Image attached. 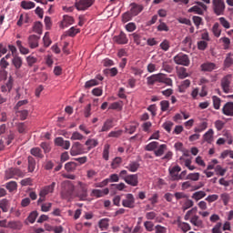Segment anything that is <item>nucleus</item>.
<instances>
[{"mask_svg": "<svg viewBox=\"0 0 233 233\" xmlns=\"http://www.w3.org/2000/svg\"><path fill=\"white\" fill-rule=\"evenodd\" d=\"M74 190L76 187L72 184L70 180L64 181L62 183L61 196L63 199H72L74 196Z\"/></svg>", "mask_w": 233, "mask_h": 233, "instance_id": "f257e3e1", "label": "nucleus"}, {"mask_svg": "<svg viewBox=\"0 0 233 233\" xmlns=\"http://www.w3.org/2000/svg\"><path fill=\"white\" fill-rule=\"evenodd\" d=\"M232 75H227L220 80V86L224 94H230L232 92Z\"/></svg>", "mask_w": 233, "mask_h": 233, "instance_id": "f03ea898", "label": "nucleus"}, {"mask_svg": "<svg viewBox=\"0 0 233 233\" xmlns=\"http://www.w3.org/2000/svg\"><path fill=\"white\" fill-rule=\"evenodd\" d=\"M77 185V198H79L80 201H86V198H88V185L81 181H78Z\"/></svg>", "mask_w": 233, "mask_h": 233, "instance_id": "7ed1b4c3", "label": "nucleus"}, {"mask_svg": "<svg viewBox=\"0 0 233 233\" xmlns=\"http://www.w3.org/2000/svg\"><path fill=\"white\" fill-rule=\"evenodd\" d=\"M213 11L216 15H225V1L212 0Z\"/></svg>", "mask_w": 233, "mask_h": 233, "instance_id": "20e7f679", "label": "nucleus"}, {"mask_svg": "<svg viewBox=\"0 0 233 233\" xmlns=\"http://www.w3.org/2000/svg\"><path fill=\"white\" fill-rule=\"evenodd\" d=\"M95 2L96 0H76L75 7L79 12H85L86 10H88Z\"/></svg>", "mask_w": 233, "mask_h": 233, "instance_id": "39448f33", "label": "nucleus"}, {"mask_svg": "<svg viewBox=\"0 0 233 233\" xmlns=\"http://www.w3.org/2000/svg\"><path fill=\"white\" fill-rule=\"evenodd\" d=\"M86 149L85 148V146L81 144L80 142H75L73 143L71 149H70V155L71 156H81L83 154H86Z\"/></svg>", "mask_w": 233, "mask_h": 233, "instance_id": "423d86ee", "label": "nucleus"}, {"mask_svg": "<svg viewBox=\"0 0 233 233\" xmlns=\"http://www.w3.org/2000/svg\"><path fill=\"white\" fill-rule=\"evenodd\" d=\"M13 177H25V172L17 167H11L5 170V179H13Z\"/></svg>", "mask_w": 233, "mask_h": 233, "instance_id": "0eeeda50", "label": "nucleus"}, {"mask_svg": "<svg viewBox=\"0 0 233 233\" xmlns=\"http://www.w3.org/2000/svg\"><path fill=\"white\" fill-rule=\"evenodd\" d=\"M176 65H181L182 66H188L190 65V58L186 54L179 53L173 58Z\"/></svg>", "mask_w": 233, "mask_h": 233, "instance_id": "6e6552de", "label": "nucleus"}, {"mask_svg": "<svg viewBox=\"0 0 233 233\" xmlns=\"http://www.w3.org/2000/svg\"><path fill=\"white\" fill-rule=\"evenodd\" d=\"M122 207L125 208H134L136 207V198L132 194H127L126 198L122 200Z\"/></svg>", "mask_w": 233, "mask_h": 233, "instance_id": "1a4fd4ad", "label": "nucleus"}, {"mask_svg": "<svg viewBox=\"0 0 233 233\" xmlns=\"http://www.w3.org/2000/svg\"><path fill=\"white\" fill-rule=\"evenodd\" d=\"M56 182H52L50 185L44 187L40 193L39 196L41 198H46V196H48V194H54V190L56 188Z\"/></svg>", "mask_w": 233, "mask_h": 233, "instance_id": "9d476101", "label": "nucleus"}, {"mask_svg": "<svg viewBox=\"0 0 233 233\" xmlns=\"http://www.w3.org/2000/svg\"><path fill=\"white\" fill-rule=\"evenodd\" d=\"M114 43H116V45H127L128 44V37H127V34L125 32L121 31L118 35H115L113 37Z\"/></svg>", "mask_w": 233, "mask_h": 233, "instance_id": "9b49d317", "label": "nucleus"}, {"mask_svg": "<svg viewBox=\"0 0 233 233\" xmlns=\"http://www.w3.org/2000/svg\"><path fill=\"white\" fill-rule=\"evenodd\" d=\"M181 170V167L174 166L173 167H169V176L171 177V181H179V171Z\"/></svg>", "mask_w": 233, "mask_h": 233, "instance_id": "f8f14e48", "label": "nucleus"}, {"mask_svg": "<svg viewBox=\"0 0 233 233\" xmlns=\"http://www.w3.org/2000/svg\"><path fill=\"white\" fill-rule=\"evenodd\" d=\"M55 145L56 147H61V148H64V150H68V148H70V141L65 140L61 137H58L55 139Z\"/></svg>", "mask_w": 233, "mask_h": 233, "instance_id": "ddd939ff", "label": "nucleus"}, {"mask_svg": "<svg viewBox=\"0 0 233 233\" xmlns=\"http://www.w3.org/2000/svg\"><path fill=\"white\" fill-rule=\"evenodd\" d=\"M143 5H137L136 3H132L130 5V13L132 14V15L134 17H136V15H139V14H141V12H143Z\"/></svg>", "mask_w": 233, "mask_h": 233, "instance_id": "4468645a", "label": "nucleus"}, {"mask_svg": "<svg viewBox=\"0 0 233 233\" xmlns=\"http://www.w3.org/2000/svg\"><path fill=\"white\" fill-rule=\"evenodd\" d=\"M125 183L130 185V187H137V185H139V178L137 174L129 175L125 180Z\"/></svg>", "mask_w": 233, "mask_h": 233, "instance_id": "2eb2a0df", "label": "nucleus"}, {"mask_svg": "<svg viewBox=\"0 0 233 233\" xmlns=\"http://www.w3.org/2000/svg\"><path fill=\"white\" fill-rule=\"evenodd\" d=\"M70 25H74V17L66 15L63 16V20L60 24V28H68Z\"/></svg>", "mask_w": 233, "mask_h": 233, "instance_id": "dca6fc26", "label": "nucleus"}, {"mask_svg": "<svg viewBox=\"0 0 233 233\" xmlns=\"http://www.w3.org/2000/svg\"><path fill=\"white\" fill-rule=\"evenodd\" d=\"M179 204L182 207V210L183 212L188 210V208H192V207H194V200L188 198V197L184 199V200H180Z\"/></svg>", "mask_w": 233, "mask_h": 233, "instance_id": "f3484780", "label": "nucleus"}, {"mask_svg": "<svg viewBox=\"0 0 233 233\" xmlns=\"http://www.w3.org/2000/svg\"><path fill=\"white\" fill-rule=\"evenodd\" d=\"M222 114H224V116L233 117V102H228L224 105Z\"/></svg>", "mask_w": 233, "mask_h": 233, "instance_id": "a211bd4d", "label": "nucleus"}, {"mask_svg": "<svg viewBox=\"0 0 233 233\" xmlns=\"http://www.w3.org/2000/svg\"><path fill=\"white\" fill-rule=\"evenodd\" d=\"M39 39L40 37L35 35H31L28 37V46L30 48H37L39 46Z\"/></svg>", "mask_w": 233, "mask_h": 233, "instance_id": "6ab92c4d", "label": "nucleus"}, {"mask_svg": "<svg viewBox=\"0 0 233 233\" xmlns=\"http://www.w3.org/2000/svg\"><path fill=\"white\" fill-rule=\"evenodd\" d=\"M13 86H14V78L12 76H9L7 82L0 87V90L4 94H5V92H10Z\"/></svg>", "mask_w": 233, "mask_h": 233, "instance_id": "aec40b11", "label": "nucleus"}, {"mask_svg": "<svg viewBox=\"0 0 233 233\" xmlns=\"http://www.w3.org/2000/svg\"><path fill=\"white\" fill-rule=\"evenodd\" d=\"M189 222L193 227H197V228H203V220L198 215H194L190 219Z\"/></svg>", "mask_w": 233, "mask_h": 233, "instance_id": "412c9836", "label": "nucleus"}, {"mask_svg": "<svg viewBox=\"0 0 233 233\" xmlns=\"http://www.w3.org/2000/svg\"><path fill=\"white\" fill-rule=\"evenodd\" d=\"M175 223L177 225L178 228H180L184 232H188V230H191L190 224L187 222L181 221V218H177Z\"/></svg>", "mask_w": 233, "mask_h": 233, "instance_id": "4be33fe9", "label": "nucleus"}, {"mask_svg": "<svg viewBox=\"0 0 233 233\" xmlns=\"http://www.w3.org/2000/svg\"><path fill=\"white\" fill-rule=\"evenodd\" d=\"M202 72H212L216 70L218 67L212 62H206L200 66Z\"/></svg>", "mask_w": 233, "mask_h": 233, "instance_id": "5701e85b", "label": "nucleus"}, {"mask_svg": "<svg viewBox=\"0 0 233 233\" xmlns=\"http://www.w3.org/2000/svg\"><path fill=\"white\" fill-rule=\"evenodd\" d=\"M111 128H114V119L108 118L104 122L100 132H108Z\"/></svg>", "mask_w": 233, "mask_h": 233, "instance_id": "b1692460", "label": "nucleus"}, {"mask_svg": "<svg viewBox=\"0 0 233 233\" xmlns=\"http://www.w3.org/2000/svg\"><path fill=\"white\" fill-rule=\"evenodd\" d=\"M204 141L209 145L214 141V129H208L203 136Z\"/></svg>", "mask_w": 233, "mask_h": 233, "instance_id": "393cba45", "label": "nucleus"}, {"mask_svg": "<svg viewBox=\"0 0 233 233\" xmlns=\"http://www.w3.org/2000/svg\"><path fill=\"white\" fill-rule=\"evenodd\" d=\"M97 145H99V141L96 138H89L85 143V146L87 147V150H92V148H96Z\"/></svg>", "mask_w": 233, "mask_h": 233, "instance_id": "a878e982", "label": "nucleus"}, {"mask_svg": "<svg viewBox=\"0 0 233 233\" xmlns=\"http://www.w3.org/2000/svg\"><path fill=\"white\" fill-rule=\"evenodd\" d=\"M6 227L14 230H21V228H23V223L21 221H10L7 223Z\"/></svg>", "mask_w": 233, "mask_h": 233, "instance_id": "bb28decb", "label": "nucleus"}, {"mask_svg": "<svg viewBox=\"0 0 233 233\" xmlns=\"http://www.w3.org/2000/svg\"><path fill=\"white\" fill-rule=\"evenodd\" d=\"M31 156H34L35 157H37L38 159H43L45 157V155H43V151L39 147H33L30 150Z\"/></svg>", "mask_w": 233, "mask_h": 233, "instance_id": "cd10ccee", "label": "nucleus"}, {"mask_svg": "<svg viewBox=\"0 0 233 233\" xmlns=\"http://www.w3.org/2000/svg\"><path fill=\"white\" fill-rule=\"evenodd\" d=\"M12 65L15 66L16 70H19L23 66V58L21 56H14L12 59Z\"/></svg>", "mask_w": 233, "mask_h": 233, "instance_id": "c85d7f7f", "label": "nucleus"}, {"mask_svg": "<svg viewBox=\"0 0 233 233\" xmlns=\"http://www.w3.org/2000/svg\"><path fill=\"white\" fill-rule=\"evenodd\" d=\"M137 127H139V124L137 123H132L128 126L125 127V132L126 134H134V132H136V130H137Z\"/></svg>", "mask_w": 233, "mask_h": 233, "instance_id": "c756f323", "label": "nucleus"}, {"mask_svg": "<svg viewBox=\"0 0 233 233\" xmlns=\"http://www.w3.org/2000/svg\"><path fill=\"white\" fill-rule=\"evenodd\" d=\"M157 148V149H156L154 151V154H155L156 157H161V156H163V154H165V151L167 150V145L162 144V145L158 146Z\"/></svg>", "mask_w": 233, "mask_h": 233, "instance_id": "7c9ffc66", "label": "nucleus"}, {"mask_svg": "<svg viewBox=\"0 0 233 233\" xmlns=\"http://www.w3.org/2000/svg\"><path fill=\"white\" fill-rule=\"evenodd\" d=\"M126 168L129 170V172H137L139 169V162L137 161H131Z\"/></svg>", "mask_w": 233, "mask_h": 233, "instance_id": "2f4dec72", "label": "nucleus"}, {"mask_svg": "<svg viewBox=\"0 0 233 233\" xmlns=\"http://www.w3.org/2000/svg\"><path fill=\"white\" fill-rule=\"evenodd\" d=\"M20 5L24 10H32V8H35V3L25 0L22 1Z\"/></svg>", "mask_w": 233, "mask_h": 233, "instance_id": "473e14b6", "label": "nucleus"}, {"mask_svg": "<svg viewBox=\"0 0 233 233\" xmlns=\"http://www.w3.org/2000/svg\"><path fill=\"white\" fill-rule=\"evenodd\" d=\"M158 147H159V142L153 141L145 147V150H147V152H152V151L156 152V149H157Z\"/></svg>", "mask_w": 233, "mask_h": 233, "instance_id": "72a5a7b5", "label": "nucleus"}, {"mask_svg": "<svg viewBox=\"0 0 233 233\" xmlns=\"http://www.w3.org/2000/svg\"><path fill=\"white\" fill-rule=\"evenodd\" d=\"M80 30L76 28V27H71L66 33V35H62V39L63 37H66V35H68L69 37H76V35H77V34H79Z\"/></svg>", "mask_w": 233, "mask_h": 233, "instance_id": "f704fd0d", "label": "nucleus"}, {"mask_svg": "<svg viewBox=\"0 0 233 233\" xmlns=\"http://www.w3.org/2000/svg\"><path fill=\"white\" fill-rule=\"evenodd\" d=\"M37 216H39V213H37V211L31 212L25 220L26 225H28V222L31 224L35 223V219H37Z\"/></svg>", "mask_w": 233, "mask_h": 233, "instance_id": "c9c22d12", "label": "nucleus"}, {"mask_svg": "<svg viewBox=\"0 0 233 233\" xmlns=\"http://www.w3.org/2000/svg\"><path fill=\"white\" fill-rule=\"evenodd\" d=\"M28 161V172H34L35 170V158H34L33 157H28L27 158Z\"/></svg>", "mask_w": 233, "mask_h": 233, "instance_id": "e433bc0d", "label": "nucleus"}, {"mask_svg": "<svg viewBox=\"0 0 233 233\" xmlns=\"http://www.w3.org/2000/svg\"><path fill=\"white\" fill-rule=\"evenodd\" d=\"M206 196H207V193L205 191H197L193 193L191 198L195 201H199V199H203V198H205Z\"/></svg>", "mask_w": 233, "mask_h": 233, "instance_id": "4c0bfd02", "label": "nucleus"}, {"mask_svg": "<svg viewBox=\"0 0 233 233\" xmlns=\"http://www.w3.org/2000/svg\"><path fill=\"white\" fill-rule=\"evenodd\" d=\"M109 154H110V145L106 144L104 146V150H103V153H102L103 159H105V161H108Z\"/></svg>", "mask_w": 233, "mask_h": 233, "instance_id": "58836bf2", "label": "nucleus"}, {"mask_svg": "<svg viewBox=\"0 0 233 233\" xmlns=\"http://www.w3.org/2000/svg\"><path fill=\"white\" fill-rule=\"evenodd\" d=\"M16 114H17V116L20 117L21 121H25V119L28 117V110L26 109H23V110L16 109Z\"/></svg>", "mask_w": 233, "mask_h": 233, "instance_id": "ea45409f", "label": "nucleus"}, {"mask_svg": "<svg viewBox=\"0 0 233 233\" xmlns=\"http://www.w3.org/2000/svg\"><path fill=\"white\" fill-rule=\"evenodd\" d=\"M16 128L19 132V134H26V130L28 127L26 126V123L21 122L16 125Z\"/></svg>", "mask_w": 233, "mask_h": 233, "instance_id": "a19ab883", "label": "nucleus"}, {"mask_svg": "<svg viewBox=\"0 0 233 233\" xmlns=\"http://www.w3.org/2000/svg\"><path fill=\"white\" fill-rule=\"evenodd\" d=\"M33 32H35V34H39V35H41V34H43V24H41V22L35 23Z\"/></svg>", "mask_w": 233, "mask_h": 233, "instance_id": "79ce46f5", "label": "nucleus"}, {"mask_svg": "<svg viewBox=\"0 0 233 233\" xmlns=\"http://www.w3.org/2000/svg\"><path fill=\"white\" fill-rule=\"evenodd\" d=\"M208 127V123L201 122L197 127H195L194 131L197 133L204 132Z\"/></svg>", "mask_w": 233, "mask_h": 233, "instance_id": "37998d69", "label": "nucleus"}, {"mask_svg": "<svg viewBox=\"0 0 233 233\" xmlns=\"http://www.w3.org/2000/svg\"><path fill=\"white\" fill-rule=\"evenodd\" d=\"M212 101H213V106L215 110H219L221 106V98L218 97L217 96H213Z\"/></svg>", "mask_w": 233, "mask_h": 233, "instance_id": "c03bdc74", "label": "nucleus"}, {"mask_svg": "<svg viewBox=\"0 0 233 233\" xmlns=\"http://www.w3.org/2000/svg\"><path fill=\"white\" fill-rule=\"evenodd\" d=\"M84 138H85V137L77 131L73 132V134L70 137L71 141H81Z\"/></svg>", "mask_w": 233, "mask_h": 233, "instance_id": "a18cd8bd", "label": "nucleus"}, {"mask_svg": "<svg viewBox=\"0 0 233 233\" xmlns=\"http://www.w3.org/2000/svg\"><path fill=\"white\" fill-rule=\"evenodd\" d=\"M43 41H44V46H46V48H48V46H50L52 45V40L50 39V33L46 32L43 37Z\"/></svg>", "mask_w": 233, "mask_h": 233, "instance_id": "49530a36", "label": "nucleus"}, {"mask_svg": "<svg viewBox=\"0 0 233 233\" xmlns=\"http://www.w3.org/2000/svg\"><path fill=\"white\" fill-rule=\"evenodd\" d=\"M5 187L9 192H14V190H17V182L15 181H10L5 184Z\"/></svg>", "mask_w": 233, "mask_h": 233, "instance_id": "de8ad7c7", "label": "nucleus"}, {"mask_svg": "<svg viewBox=\"0 0 233 233\" xmlns=\"http://www.w3.org/2000/svg\"><path fill=\"white\" fill-rule=\"evenodd\" d=\"M132 17H134V15L130 11H127L122 15V21L123 23H128V21H132Z\"/></svg>", "mask_w": 233, "mask_h": 233, "instance_id": "09e8293b", "label": "nucleus"}, {"mask_svg": "<svg viewBox=\"0 0 233 233\" xmlns=\"http://www.w3.org/2000/svg\"><path fill=\"white\" fill-rule=\"evenodd\" d=\"M122 161L123 159L121 157H115L111 163V168L116 170V168H117L119 165H121Z\"/></svg>", "mask_w": 233, "mask_h": 233, "instance_id": "8fccbe9b", "label": "nucleus"}, {"mask_svg": "<svg viewBox=\"0 0 233 233\" xmlns=\"http://www.w3.org/2000/svg\"><path fill=\"white\" fill-rule=\"evenodd\" d=\"M212 32H213L215 37H219V35H221V29H219L218 23L214 24V25L212 27Z\"/></svg>", "mask_w": 233, "mask_h": 233, "instance_id": "3c124183", "label": "nucleus"}, {"mask_svg": "<svg viewBox=\"0 0 233 233\" xmlns=\"http://www.w3.org/2000/svg\"><path fill=\"white\" fill-rule=\"evenodd\" d=\"M192 21H193L195 26H197V28H199V26H201V25H203V18L200 16L194 15L192 17Z\"/></svg>", "mask_w": 233, "mask_h": 233, "instance_id": "603ef678", "label": "nucleus"}, {"mask_svg": "<svg viewBox=\"0 0 233 233\" xmlns=\"http://www.w3.org/2000/svg\"><path fill=\"white\" fill-rule=\"evenodd\" d=\"M220 198L223 204L225 205V207H227V205H228L230 201V195L228 193H222L220 195Z\"/></svg>", "mask_w": 233, "mask_h": 233, "instance_id": "864d4df0", "label": "nucleus"}, {"mask_svg": "<svg viewBox=\"0 0 233 233\" xmlns=\"http://www.w3.org/2000/svg\"><path fill=\"white\" fill-rule=\"evenodd\" d=\"M215 172L217 176H225V174H227V168H223L221 166L218 165L215 167Z\"/></svg>", "mask_w": 233, "mask_h": 233, "instance_id": "5fc2aeb1", "label": "nucleus"}, {"mask_svg": "<svg viewBox=\"0 0 233 233\" xmlns=\"http://www.w3.org/2000/svg\"><path fill=\"white\" fill-rule=\"evenodd\" d=\"M170 106V102L168 100H162L160 102V109L162 112H167Z\"/></svg>", "mask_w": 233, "mask_h": 233, "instance_id": "6e6d98bb", "label": "nucleus"}, {"mask_svg": "<svg viewBox=\"0 0 233 233\" xmlns=\"http://www.w3.org/2000/svg\"><path fill=\"white\" fill-rule=\"evenodd\" d=\"M188 12H190V13L194 12V14H198V15H203V9H201V7H199L198 5H194V6L190 7L188 9Z\"/></svg>", "mask_w": 233, "mask_h": 233, "instance_id": "4d7b16f0", "label": "nucleus"}, {"mask_svg": "<svg viewBox=\"0 0 233 233\" xmlns=\"http://www.w3.org/2000/svg\"><path fill=\"white\" fill-rule=\"evenodd\" d=\"M99 85V81L97 79H91L86 82L85 86L86 88H92V86H97Z\"/></svg>", "mask_w": 233, "mask_h": 233, "instance_id": "13d9d810", "label": "nucleus"}, {"mask_svg": "<svg viewBox=\"0 0 233 233\" xmlns=\"http://www.w3.org/2000/svg\"><path fill=\"white\" fill-rule=\"evenodd\" d=\"M76 167H77V165L75 162H67L65 165V168L67 172H72L73 170H76Z\"/></svg>", "mask_w": 233, "mask_h": 233, "instance_id": "bf43d9fd", "label": "nucleus"}, {"mask_svg": "<svg viewBox=\"0 0 233 233\" xmlns=\"http://www.w3.org/2000/svg\"><path fill=\"white\" fill-rule=\"evenodd\" d=\"M40 147L44 150L45 154H48V152L52 150V147H50V143L48 142H42Z\"/></svg>", "mask_w": 233, "mask_h": 233, "instance_id": "052dcab7", "label": "nucleus"}, {"mask_svg": "<svg viewBox=\"0 0 233 233\" xmlns=\"http://www.w3.org/2000/svg\"><path fill=\"white\" fill-rule=\"evenodd\" d=\"M174 196L177 201H179V199H183V201H185V199L188 198V195L184 192H176Z\"/></svg>", "mask_w": 233, "mask_h": 233, "instance_id": "680f3d73", "label": "nucleus"}, {"mask_svg": "<svg viewBox=\"0 0 233 233\" xmlns=\"http://www.w3.org/2000/svg\"><path fill=\"white\" fill-rule=\"evenodd\" d=\"M220 41L223 43L224 49L228 50V48L230 47V38L221 37Z\"/></svg>", "mask_w": 233, "mask_h": 233, "instance_id": "e2e57ef3", "label": "nucleus"}, {"mask_svg": "<svg viewBox=\"0 0 233 233\" xmlns=\"http://www.w3.org/2000/svg\"><path fill=\"white\" fill-rule=\"evenodd\" d=\"M199 173H189L187 179H190L191 181H199Z\"/></svg>", "mask_w": 233, "mask_h": 233, "instance_id": "0e129e2a", "label": "nucleus"}, {"mask_svg": "<svg viewBox=\"0 0 233 233\" xmlns=\"http://www.w3.org/2000/svg\"><path fill=\"white\" fill-rule=\"evenodd\" d=\"M131 35H132L133 41H134V43H136V45H141V39H142L141 35H139L137 33H133Z\"/></svg>", "mask_w": 233, "mask_h": 233, "instance_id": "69168bd1", "label": "nucleus"}, {"mask_svg": "<svg viewBox=\"0 0 233 233\" xmlns=\"http://www.w3.org/2000/svg\"><path fill=\"white\" fill-rule=\"evenodd\" d=\"M221 227H223V224L221 222L217 223L214 228H212V233H222Z\"/></svg>", "mask_w": 233, "mask_h": 233, "instance_id": "338daca9", "label": "nucleus"}, {"mask_svg": "<svg viewBox=\"0 0 233 233\" xmlns=\"http://www.w3.org/2000/svg\"><path fill=\"white\" fill-rule=\"evenodd\" d=\"M155 233H167V228L161 226V225H157L155 227Z\"/></svg>", "mask_w": 233, "mask_h": 233, "instance_id": "774afa93", "label": "nucleus"}]
</instances>
